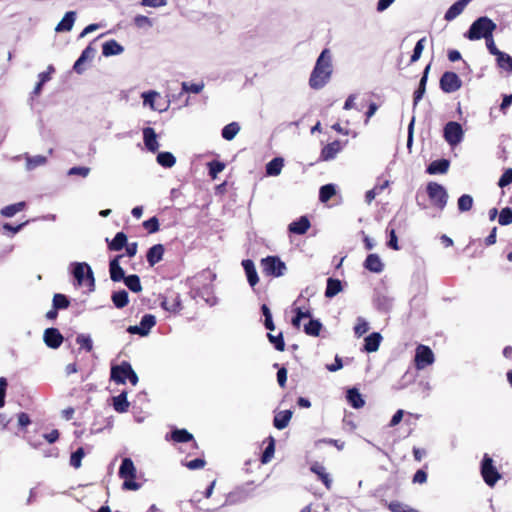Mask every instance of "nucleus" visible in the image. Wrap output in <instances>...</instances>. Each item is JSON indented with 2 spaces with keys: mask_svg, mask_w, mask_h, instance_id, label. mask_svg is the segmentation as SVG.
I'll return each instance as SVG.
<instances>
[{
  "mask_svg": "<svg viewBox=\"0 0 512 512\" xmlns=\"http://www.w3.org/2000/svg\"><path fill=\"white\" fill-rule=\"evenodd\" d=\"M333 72L332 55L329 49H324L316 60L311 72L309 85L312 89L323 88L331 78Z\"/></svg>",
  "mask_w": 512,
  "mask_h": 512,
  "instance_id": "obj_1",
  "label": "nucleus"
},
{
  "mask_svg": "<svg viewBox=\"0 0 512 512\" xmlns=\"http://www.w3.org/2000/svg\"><path fill=\"white\" fill-rule=\"evenodd\" d=\"M496 27V24L490 18L482 16L471 24L464 36L471 41L480 40L482 38L486 39L493 35Z\"/></svg>",
  "mask_w": 512,
  "mask_h": 512,
  "instance_id": "obj_2",
  "label": "nucleus"
},
{
  "mask_svg": "<svg viewBox=\"0 0 512 512\" xmlns=\"http://www.w3.org/2000/svg\"><path fill=\"white\" fill-rule=\"evenodd\" d=\"M119 476L124 480L123 488L126 490L137 491L141 485L134 481L136 478V468L130 458H124L119 468Z\"/></svg>",
  "mask_w": 512,
  "mask_h": 512,
  "instance_id": "obj_3",
  "label": "nucleus"
},
{
  "mask_svg": "<svg viewBox=\"0 0 512 512\" xmlns=\"http://www.w3.org/2000/svg\"><path fill=\"white\" fill-rule=\"evenodd\" d=\"M73 266V275L78 285L88 286L89 290H93L95 287V279L90 265L85 262H76Z\"/></svg>",
  "mask_w": 512,
  "mask_h": 512,
  "instance_id": "obj_4",
  "label": "nucleus"
},
{
  "mask_svg": "<svg viewBox=\"0 0 512 512\" xmlns=\"http://www.w3.org/2000/svg\"><path fill=\"white\" fill-rule=\"evenodd\" d=\"M262 272L266 276L281 277L285 274L286 264L278 256H267L261 260Z\"/></svg>",
  "mask_w": 512,
  "mask_h": 512,
  "instance_id": "obj_5",
  "label": "nucleus"
},
{
  "mask_svg": "<svg viewBox=\"0 0 512 512\" xmlns=\"http://www.w3.org/2000/svg\"><path fill=\"white\" fill-rule=\"evenodd\" d=\"M481 475L485 483L491 487L494 486L501 478L500 473L493 464V459L488 454H484L483 456L481 462Z\"/></svg>",
  "mask_w": 512,
  "mask_h": 512,
  "instance_id": "obj_6",
  "label": "nucleus"
},
{
  "mask_svg": "<svg viewBox=\"0 0 512 512\" xmlns=\"http://www.w3.org/2000/svg\"><path fill=\"white\" fill-rule=\"evenodd\" d=\"M444 138L450 146L458 145L464 136L461 124L455 121L448 122L444 127Z\"/></svg>",
  "mask_w": 512,
  "mask_h": 512,
  "instance_id": "obj_7",
  "label": "nucleus"
},
{
  "mask_svg": "<svg viewBox=\"0 0 512 512\" xmlns=\"http://www.w3.org/2000/svg\"><path fill=\"white\" fill-rule=\"evenodd\" d=\"M427 193L433 203L440 209H443L446 206L448 194L442 185L435 182L429 183L427 185Z\"/></svg>",
  "mask_w": 512,
  "mask_h": 512,
  "instance_id": "obj_8",
  "label": "nucleus"
},
{
  "mask_svg": "<svg viewBox=\"0 0 512 512\" xmlns=\"http://www.w3.org/2000/svg\"><path fill=\"white\" fill-rule=\"evenodd\" d=\"M462 81L459 76L454 73L447 71L443 73L440 78V88L445 93H453L461 88Z\"/></svg>",
  "mask_w": 512,
  "mask_h": 512,
  "instance_id": "obj_9",
  "label": "nucleus"
},
{
  "mask_svg": "<svg viewBox=\"0 0 512 512\" xmlns=\"http://www.w3.org/2000/svg\"><path fill=\"white\" fill-rule=\"evenodd\" d=\"M414 361H415V367L418 370H422L426 366L433 364L434 354L428 346L419 345L416 348Z\"/></svg>",
  "mask_w": 512,
  "mask_h": 512,
  "instance_id": "obj_10",
  "label": "nucleus"
},
{
  "mask_svg": "<svg viewBox=\"0 0 512 512\" xmlns=\"http://www.w3.org/2000/svg\"><path fill=\"white\" fill-rule=\"evenodd\" d=\"M156 324V318L152 314H145L140 321L139 325L129 326L127 332L130 334H138L140 336H147L151 328Z\"/></svg>",
  "mask_w": 512,
  "mask_h": 512,
  "instance_id": "obj_11",
  "label": "nucleus"
},
{
  "mask_svg": "<svg viewBox=\"0 0 512 512\" xmlns=\"http://www.w3.org/2000/svg\"><path fill=\"white\" fill-rule=\"evenodd\" d=\"M64 337L57 328H47L43 334L44 343L52 349H57L63 343Z\"/></svg>",
  "mask_w": 512,
  "mask_h": 512,
  "instance_id": "obj_12",
  "label": "nucleus"
},
{
  "mask_svg": "<svg viewBox=\"0 0 512 512\" xmlns=\"http://www.w3.org/2000/svg\"><path fill=\"white\" fill-rule=\"evenodd\" d=\"M126 367H132L131 364L127 361L121 362L119 365H114L111 367L110 378L117 384H125L127 376H129Z\"/></svg>",
  "mask_w": 512,
  "mask_h": 512,
  "instance_id": "obj_13",
  "label": "nucleus"
},
{
  "mask_svg": "<svg viewBox=\"0 0 512 512\" xmlns=\"http://www.w3.org/2000/svg\"><path fill=\"white\" fill-rule=\"evenodd\" d=\"M143 139L146 148L150 152H156L159 148V143L157 141V135L155 130L151 127H146L143 129Z\"/></svg>",
  "mask_w": 512,
  "mask_h": 512,
  "instance_id": "obj_14",
  "label": "nucleus"
},
{
  "mask_svg": "<svg viewBox=\"0 0 512 512\" xmlns=\"http://www.w3.org/2000/svg\"><path fill=\"white\" fill-rule=\"evenodd\" d=\"M242 266L245 271L249 285L251 287H254L259 282V277L254 262L250 259H245L242 261Z\"/></svg>",
  "mask_w": 512,
  "mask_h": 512,
  "instance_id": "obj_15",
  "label": "nucleus"
},
{
  "mask_svg": "<svg viewBox=\"0 0 512 512\" xmlns=\"http://www.w3.org/2000/svg\"><path fill=\"white\" fill-rule=\"evenodd\" d=\"M342 146L339 141H333L323 147L320 158L324 161L333 160L336 155L341 151Z\"/></svg>",
  "mask_w": 512,
  "mask_h": 512,
  "instance_id": "obj_16",
  "label": "nucleus"
},
{
  "mask_svg": "<svg viewBox=\"0 0 512 512\" xmlns=\"http://www.w3.org/2000/svg\"><path fill=\"white\" fill-rule=\"evenodd\" d=\"M472 0H458L445 13L444 19L452 21L457 18Z\"/></svg>",
  "mask_w": 512,
  "mask_h": 512,
  "instance_id": "obj_17",
  "label": "nucleus"
},
{
  "mask_svg": "<svg viewBox=\"0 0 512 512\" xmlns=\"http://www.w3.org/2000/svg\"><path fill=\"white\" fill-rule=\"evenodd\" d=\"M121 257V255L116 256L109 264L110 278L114 282L124 280L126 277L123 268L119 264V259Z\"/></svg>",
  "mask_w": 512,
  "mask_h": 512,
  "instance_id": "obj_18",
  "label": "nucleus"
},
{
  "mask_svg": "<svg viewBox=\"0 0 512 512\" xmlns=\"http://www.w3.org/2000/svg\"><path fill=\"white\" fill-rule=\"evenodd\" d=\"M365 269L373 273H381L384 269V264L377 254H369L364 261Z\"/></svg>",
  "mask_w": 512,
  "mask_h": 512,
  "instance_id": "obj_19",
  "label": "nucleus"
},
{
  "mask_svg": "<svg viewBox=\"0 0 512 512\" xmlns=\"http://www.w3.org/2000/svg\"><path fill=\"white\" fill-rule=\"evenodd\" d=\"M25 158L26 164L25 168L27 171H32L38 167L44 166L47 164V157L43 155H34L31 156L28 153L23 154Z\"/></svg>",
  "mask_w": 512,
  "mask_h": 512,
  "instance_id": "obj_20",
  "label": "nucleus"
},
{
  "mask_svg": "<svg viewBox=\"0 0 512 512\" xmlns=\"http://www.w3.org/2000/svg\"><path fill=\"white\" fill-rule=\"evenodd\" d=\"M124 52V47L119 44L116 40L106 41L102 45V54L105 57L120 55Z\"/></svg>",
  "mask_w": 512,
  "mask_h": 512,
  "instance_id": "obj_21",
  "label": "nucleus"
},
{
  "mask_svg": "<svg viewBox=\"0 0 512 512\" xmlns=\"http://www.w3.org/2000/svg\"><path fill=\"white\" fill-rule=\"evenodd\" d=\"M310 228V221L306 216H301L298 220L289 224V231L294 234L302 235Z\"/></svg>",
  "mask_w": 512,
  "mask_h": 512,
  "instance_id": "obj_22",
  "label": "nucleus"
},
{
  "mask_svg": "<svg viewBox=\"0 0 512 512\" xmlns=\"http://www.w3.org/2000/svg\"><path fill=\"white\" fill-rule=\"evenodd\" d=\"M164 254V246L162 244H156L149 248L147 252V262L150 266H154L162 260Z\"/></svg>",
  "mask_w": 512,
  "mask_h": 512,
  "instance_id": "obj_23",
  "label": "nucleus"
},
{
  "mask_svg": "<svg viewBox=\"0 0 512 512\" xmlns=\"http://www.w3.org/2000/svg\"><path fill=\"white\" fill-rule=\"evenodd\" d=\"M346 398L349 404L355 409H360L365 405V400L357 388L348 389Z\"/></svg>",
  "mask_w": 512,
  "mask_h": 512,
  "instance_id": "obj_24",
  "label": "nucleus"
},
{
  "mask_svg": "<svg viewBox=\"0 0 512 512\" xmlns=\"http://www.w3.org/2000/svg\"><path fill=\"white\" fill-rule=\"evenodd\" d=\"M450 162L447 159H439L431 162L427 168V172L431 175L444 174L448 171Z\"/></svg>",
  "mask_w": 512,
  "mask_h": 512,
  "instance_id": "obj_25",
  "label": "nucleus"
},
{
  "mask_svg": "<svg viewBox=\"0 0 512 512\" xmlns=\"http://www.w3.org/2000/svg\"><path fill=\"white\" fill-rule=\"evenodd\" d=\"M76 13L74 11L67 12L62 20L57 24L55 30L57 32L70 31L74 25Z\"/></svg>",
  "mask_w": 512,
  "mask_h": 512,
  "instance_id": "obj_26",
  "label": "nucleus"
},
{
  "mask_svg": "<svg viewBox=\"0 0 512 512\" xmlns=\"http://www.w3.org/2000/svg\"><path fill=\"white\" fill-rule=\"evenodd\" d=\"M292 418V412L290 410L280 411L274 416L273 424L274 426L282 430L286 428Z\"/></svg>",
  "mask_w": 512,
  "mask_h": 512,
  "instance_id": "obj_27",
  "label": "nucleus"
},
{
  "mask_svg": "<svg viewBox=\"0 0 512 512\" xmlns=\"http://www.w3.org/2000/svg\"><path fill=\"white\" fill-rule=\"evenodd\" d=\"M310 470L319 477L327 489L331 488L332 479L330 478V475L326 473L323 465L315 463L311 466Z\"/></svg>",
  "mask_w": 512,
  "mask_h": 512,
  "instance_id": "obj_28",
  "label": "nucleus"
},
{
  "mask_svg": "<svg viewBox=\"0 0 512 512\" xmlns=\"http://www.w3.org/2000/svg\"><path fill=\"white\" fill-rule=\"evenodd\" d=\"M382 336L378 332H373L365 338L364 348L367 352H375L378 350Z\"/></svg>",
  "mask_w": 512,
  "mask_h": 512,
  "instance_id": "obj_29",
  "label": "nucleus"
},
{
  "mask_svg": "<svg viewBox=\"0 0 512 512\" xmlns=\"http://www.w3.org/2000/svg\"><path fill=\"white\" fill-rule=\"evenodd\" d=\"M284 166V160L281 157L273 158L266 165V174L268 176H278Z\"/></svg>",
  "mask_w": 512,
  "mask_h": 512,
  "instance_id": "obj_30",
  "label": "nucleus"
},
{
  "mask_svg": "<svg viewBox=\"0 0 512 512\" xmlns=\"http://www.w3.org/2000/svg\"><path fill=\"white\" fill-rule=\"evenodd\" d=\"M141 97L143 98L144 106H149L152 110L162 111L163 109L155 105L156 98L160 97V94L154 90L143 92Z\"/></svg>",
  "mask_w": 512,
  "mask_h": 512,
  "instance_id": "obj_31",
  "label": "nucleus"
},
{
  "mask_svg": "<svg viewBox=\"0 0 512 512\" xmlns=\"http://www.w3.org/2000/svg\"><path fill=\"white\" fill-rule=\"evenodd\" d=\"M113 407L119 413H124L129 408V402L127 401V392L123 391L118 396L113 398Z\"/></svg>",
  "mask_w": 512,
  "mask_h": 512,
  "instance_id": "obj_32",
  "label": "nucleus"
},
{
  "mask_svg": "<svg viewBox=\"0 0 512 512\" xmlns=\"http://www.w3.org/2000/svg\"><path fill=\"white\" fill-rule=\"evenodd\" d=\"M111 300L116 308H123L129 302V296L126 290L116 291L112 294Z\"/></svg>",
  "mask_w": 512,
  "mask_h": 512,
  "instance_id": "obj_33",
  "label": "nucleus"
},
{
  "mask_svg": "<svg viewBox=\"0 0 512 512\" xmlns=\"http://www.w3.org/2000/svg\"><path fill=\"white\" fill-rule=\"evenodd\" d=\"M342 290L341 281L334 278H328L325 296L332 298L336 296Z\"/></svg>",
  "mask_w": 512,
  "mask_h": 512,
  "instance_id": "obj_34",
  "label": "nucleus"
},
{
  "mask_svg": "<svg viewBox=\"0 0 512 512\" xmlns=\"http://www.w3.org/2000/svg\"><path fill=\"white\" fill-rule=\"evenodd\" d=\"M157 163L164 168H171L175 165L176 158L170 152H160L157 155Z\"/></svg>",
  "mask_w": 512,
  "mask_h": 512,
  "instance_id": "obj_35",
  "label": "nucleus"
},
{
  "mask_svg": "<svg viewBox=\"0 0 512 512\" xmlns=\"http://www.w3.org/2000/svg\"><path fill=\"white\" fill-rule=\"evenodd\" d=\"M25 206H26L25 202H23V201L18 202L15 204L5 206L4 208L1 209L0 213L2 216L10 218V217H13L16 213L24 210Z\"/></svg>",
  "mask_w": 512,
  "mask_h": 512,
  "instance_id": "obj_36",
  "label": "nucleus"
},
{
  "mask_svg": "<svg viewBox=\"0 0 512 512\" xmlns=\"http://www.w3.org/2000/svg\"><path fill=\"white\" fill-rule=\"evenodd\" d=\"M240 126L237 122H231L224 126L222 129V137L225 140L231 141L235 138V136L239 133Z\"/></svg>",
  "mask_w": 512,
  "mask_h": 512,
  "instance_id": "obj_37",
  "label": "nucleus"
},
{
  "mask_svg": "<svg viewBox=\"0 0 512 512\" xmlns=\"http://www.w3.org/2000/svg\"><path fill=\"white\" fill-rule=\"evenodd\" d=\"M127 243V236L123 232H118L113 240L109 243V249L113 251L122 250Z\"/></svg>",
  "mask_w": 512,
  "mask_h": 512,
  "instance_id": "obj_38",
  "label": "nucleus"
},
{
  "mask_svg": "<svg viewBox=\"0 0 512 512\" xmlns=\"http://www.w3.org/2000/svg\"><path fill=\"white\" fill-rule=\"evenodd\" d=\"M123 281L132 292L138 293L142 291V285L138 275H128L124 278Z\"/></svg>",
  "mask_w": 512,
  "mask_h": 512,
  "instance_id": "obj_39",
  "label": "nucleus"
},
{
  "mask_svg": "<svg viewBox=\"0 0 512 512\" xmlns=\"http://www.w3.org/2000/svg\"><path fill=\"white\" fill-rule=\"evenodd\" d=\"M171 438L175 442L185 443L193 439V435L186 429H175L171 433Z\"/></svg>",
  "mask_w": 512,
  "mask_h": 512,
  "instance_id": "obj_40",
  "label": "nucleus"
},
{
  "mask_svg": "<svg viewBox=\"0 0 512 512\" xmlns=\"http://www.w3.org/2000/svg\"><path fill=\"white\" fill-rule=\"evenodd\" d=\"M321 328L322 324L319 320L310 319L309 322L304 325V332L310 336H318Z\"/></svg>",
  "mask_w": 512,
  "mask_h": 512,
  "instance_id": "obj_41",
  "label": "nucleus"
},
{
  "mask_svg": "<svg viewBox=\"0 0 512 512\" xmlns=\"http://www.w3.org/2000/svg\"><path fill=\"white\" fill-rule=\"evenodd\" d=\"M335 193L336 189L333 184L323 185L319 191V199L321 202H327L335 195Z\"/></svg>",
  "mask_w": 512,
  "mask_h": 512,
  "instance_id": "obj_42",
  "label": "nucleus"
},
{
  "mask_svg": "<svg viewBox=\"0 0 512 512\" xmlns=\"http://www.w3.org/2000/svg\"><path fill=\"white\" fill-rule=\"evenodd\" d=\"M496 60L501 69L512 73V57L509 54L502 52Z\"/></svg>",
  "mask_w": 512,
  "mask_h": 512,
  "instance_id": "obj_43",
  "label": "nucleus"
},
{
  "mask_svg": "<svg viewBox=\"0 0 512 512\" xmlns=\"http://www.w3.org/2000/svg\"><path fill=\"white\" fill-rule=\"evenodd\" d=\"M76 343L87 352H90L93 349L92 338L88 334H79L76 337Z\"/></svg>",
  "mask_w": 512,
  "mask_h": 512,
  "instance_id": "obj_44",
  "label": "nucleus"
},
{
  "mask_svg": "<svg viewBox=\"0 0 512 512\" xmlns=\"http://www.w3.org/2000/svg\"><path fill=\"white\" fill-rule=\"evenodd\" d=\"M458 209L460 212H467L469 211L473 206V198L472 196L468 194H464L459 197L458 202Z\"/></svg>",
  "mask_w": 512,
  "mask_h": 512,
  "instance_id": "obj_45",
  "label": "nucleus"
},
{
  "mask_svg": "<svg viewBox=\"0 0 512 512\" xmlns=\"http://www.w3.org/2000/svg\"><path fill=\"white\" fill-rule=\"evenodd\" d=\"M161 307L163 309H165L166 311L168 312H177V311H180L182 309V305H181V300L180 298H175L173 301H169L167 299H164L162 302H161Z\"/></svg>",
  "mask_w": 512,
  "mask_h": 512,
  "instance_id": "obj_46",
  "label": "nucleus"
},
{
  "mask_svg": "<svg viewBox=\"0 0 512 512\" xmlns=\"http://www.w3.org/2000/svg\"><path fill=\"white\" fill-rule=\"evenodd\" d=\"M269 342L274 346V348L278 351H284L285 342L283 338V334L279 333L278 335H273L271 333L267 334Z\"/></svg>",
  "mask_w": 512,
  "mask_h": 512,
  "instance_id": "obj_47",
  "label": "nucleus"
},
{
  "mask_svg": "<svg viewBox=\"0 0 512 512\" xmlns=\"http://www.w3.org/2000/svg\"><path fill=\"white\" fill-rule=\"evenodd\" d=\"M261 311L264 316V326L266 329L273 331L275 329V325L272 319V313L269 309V307L266 304H263L261 306Z\"/></svg>",
  "mask_w": 512,
  "mask_h": 512,
  "instance_id": "obj_48",
  "label": "nucleus"
},
{
  "mask_svg": "<svg viewBox=\"0 0 512 512\" xmlns=\"http://www.w3.org/2000/svg\"><path fill=\"white\" fill-rule=\"evenodd\" d=\"M53 307L60 310V309H66L69 307V299L64 295L57 293L53 296Z\"/></svg>",
  "mask_w": 512,
  "mask_h": 512,
  "instance_id": "obj_49",
  "label": "nucleus"
},
{
  "mask_svg": "<svg viewBox=\"0 0 512 512\" xmlns=\"http://www.w3.org/2000/svg\"><path fill=\"white\" fill-rule=\"evenodd\" d=\"M85 456L84 449L82 447L78 448L75 452L71 454L70 457V465L74 467L75 469H78L81 467V461L83 457Z\"/></svg>",
  "mask_w": 512,
  "mask_h": 512,
  "instance_id": "obj_50",
  "label": "nucleus"
},
{
  "mask_svg": "<svg viewBox=\"0 0 512 512\" xmlns=\"http://www.w3.org/2000/svg\"><path fill=\"white\" fill-rule=\"evenodd\" d=\"M182 90L187 93L198 94L204 89V83H188L182 82Z\"/></svg>",
  "mask_w": 512,
  "mask_h": 512,
  "instance_id": "obj_51",
  "label": "nucleus"
},
{
  "mask_svg": "<svg viewBox=\"0 0 512 512\" xmlns=\"http://www.w3.org/2000/svg\"><path fill=\"white\" fill-rule=\"evenodd\" d=\"M208 167L209 175L211 176L212 179H215L217 175L224 170L225 164L220 161H212L208 163Z\"/></svg>",
  "mask_w": 512,
  "mask_h": 512,
  "instance_id": "obj_52",
  "label": "nucleus"
},
{
  "mask_svg": "<svg viewBox=\"0 0 512 512\" xmlns=\"http://www.w3.org/2000/svg\"><path fill=\"white\" fill-rule=\"evenodd\" d=\"M498 222L500 225L505 226L512 223V209L509 207L503 208L499 214Z\"/></svg>",
  "mask_w": 512,
  "mask_h": 512,
  "instance_id": "obj_53",
  "label": "nucleus"
},
{
  "mask_svg": "<svg viewBox=\"0 0 512 512\" xmlns=\"http://www.w3.org/2000/svg\"><path fill=\"white\" fill-rule=\"evenodd\" d=\"M425 42H426V38H425V37H423V38H421V39L416 43V45H415V47H414V50H413V54H412L411 59H410V61H411L412 63H414V62H416V61H418V60L420 59V57H421V55H422V52H423V50H424V44H425Z\"/></svg>",
  "mask_w": 512,
  "mask_h": 512,
  "instance_id": "obj_54",
  "label": "nucleus"
},
{
  "mask_svg": "<svg viewBox=\"0 0 512 512\" xmlns=\"http://www.w3.org/2000/svg\"><path fill=\"white\" fill-rule=\"evenodd\" d=\"M368 330H369L368 322L364 318L358 317L357 324L354 327L355 334L360 337L363 334H365Z\"/></svg>",
  "mask_w": 512,
  "mask_h": 512,
  "instance_id": "obj_55",
  "label": "nucleus"
},
{
  "mask_svg": "<svg viewBox=\"0 0 512 512\" xmlns=\"http://www.w3.org/2000/svg\"><path fill=\"white\" fill-rule=\"evenodd\" d=\"M311 313L309 311H303L301 308L296 309V315L292 319V325L296 328L300 327V322L304 318H310Z\"/></svg>",
  "mask_w": 512,
  "mask_h": 512,
  "instance_id": "obj_56",
  "label": "nucleus"
},
{
  "mask_svg": "<svg viewBox=\"0 0 512 512\" xmlns=\"http://www.w3.org/2000/svg\"><path fill=\"white\" fill-rule=\"evenodd\" d=\"M143 227L149 232V233H155L159 230V221L157 217H152L146 221L143 222Z\"/></svg>",
  "mask_w": 512,
  "mask_h": 512,
  "instance_id": "obj_57",
  "label": "nucleus"
},
{
  "mask_svg": "<svg viewBox=\"0 0 512 512\" xmlns=\"http://www.w3.org/2000/svg\"><path fill=\"white\" fill-rule=\"evenodd\" d=\"M89 173H90V168L83 167V166L72 167L67 172V174L69 176L78 175V176H81L83 178L87 177L89 175Z\"/></svg>",
  "mask_w": 512,
  "mask_h": 512,
  "instance_id": "obj_58",
  "label": "nucleus"
},
{
  "mask_svg": "<svg viewBox=\"0 0 512 512\" xmlns=\"http://www.w3.org/2000/svg\"><path fill=\"white\" fill-rule=\"evenodd\" d=\"M96 49L94 47H92L91 45H88L81 53L80 55V58L86 62V61H91L94 59L95 55H96Z\"/></svg>",
  "mask_w": 512,
  "mask_h": 512,
  "instance_id": "obj_59",
  "label": "nucleus"
},
{
  "mask_svg": "<svg viewBox=\"0 0 512 512\" xmlns=\"http://www.w3.org/2000/svg\"><path fill=\"white\" fill-rule=\"evenodd\" d=\"M274 454V439L271 438L269 445L265 448L262 455V463H268Z\"/></svg>",
  "mask_w": 512,
  "mask_h": 512,
  "instance_id": "obj_60",
  "label": "nucleus"
},
{
  "mask_svg": "<svg viewBox=\"0 0 512 512\" xmlns=\"http://www.w3.org/2000/svg\"><path fill=\"white\" fill-rule=\"evenodd\" d=\"M512 182V168L510 169H507L500 177L499 181H498V185L501 187V188H504L506 187L507 185H509L510 183Z\"/></svg>",
  "mask_w": 512,
  "mask_h": 512,
  "instance_id": "obj_61",
  "label": "nucleus"
},
{
  "mask_svg": "<svg viewBox=\"0 0 512 512\" xmlns=\"http://www.w3.org/2000/svg\"><path fill=\"white\" fill-rule=\"evenodd\" d=\"M486 46H487V49L488 51L496 56V58L502 53V51H500L496 45H495V42H494V39H493V35H491L490 37L486 38Z\"/></svg>",
  "mask_w": 512,
  "mask_h": 512,
  "instance_id": "obj_62",
  "label": "nucleus"
},
{
  "mask_svg": "<svg viewBox=\"0 0 512 512\" xmlns=\"http://www.w3.org/2000/svg\"><path fill=\"white\" fill-rule=\"evenodd\" d=\"M134 23L139 28H142L145 26H148V27L152 26L151 20L147 16H144V15H137L134 18Z\"/></svg>",
  "mask_w": 512,
  "mask_h": 512,
  "instance_id": "obj_63",
  "label": "nucleus"
},
{
  "mask_svg": "<svg viewBox=\"0 0 512 512\" xmlns=\"http://www.w3.org/2000/svg\"><path fill=\"white\" fill-rule=\"evenodd\" d=\"M387 245L389 248L393 250H399L398 239L394 229H391L389 231V240L387 242Z\"/></svg>",
  "mask_w": 512,
  "mask_h": 512,
  "instance_id": "obj_64",
  "label": "nucleus"
}]
</instances>
